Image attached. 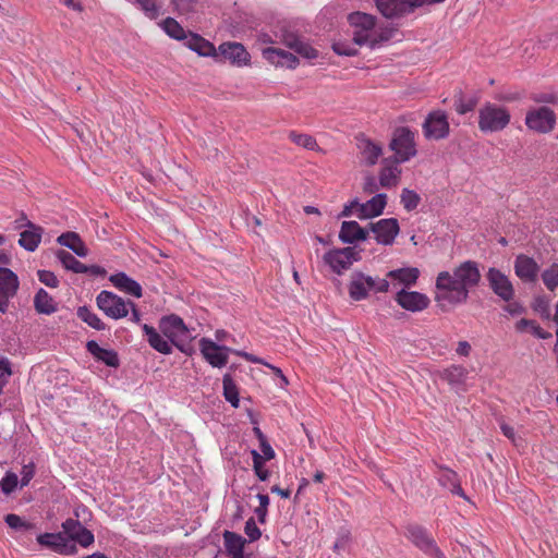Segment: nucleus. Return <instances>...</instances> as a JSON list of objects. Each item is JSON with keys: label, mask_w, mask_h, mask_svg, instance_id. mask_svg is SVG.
<instances>
[{"label": "nucleus", "mask_w": 558, "mask_h": 558, "mask_svg": "<svg viewBox=\"0 0 558 558\" xmlns=\"http://www.w3.org/2000/svg\"><path fill=\"white\" fill-rule=\"evenodd\" d=\"M481 278L478 263L471 259L462 262L453 268L452 272L440 271L435 282L436 302L441 306L444 303L451 305L465 303L470 291L480 284Z\"/></svg>", "instance_id": "nucleus-1"}, {"label": "nucleus", "mask_w": 558, "mask_h": 558, "mask_svg": "<svg viewBox=\"0 0 558 558\" xmlns=\"http://www.w3.org/2000/svg\"><path fill=\"white\" fill-rule=\"evenodd\" d=\"M158 327L160 332L182 353L192 355L195 352L191 343L190 330L180 316L175 314L163 316L160 318Z\"/></svg>", "instance_id": "nucleus-2"}, {"label": "nucleus", "mask_w": 558, "mask_h": 558, "mask_svg": "<svg viewBox=\"0 0 558 558\" xmlns=\"http://www.w3.org/2000/svg\"><path fill=\"white\" fill-rule=\"evenodd\" d=\"M389 287V281L386 278L372 277L362 271H354L349 283V295L353 301H362L368 298L369 292H387Z\"/></svg>", "instance_id": "nucleus-3"}, {"label": "nucleus", "mask_w": 558, "mask_h": 558, "mask_svg": "<svg viewBox=\"0 0 558 558\" xmlns=\"http://www.w3.org/2000/svg\"><path fill=\"white\" fill-rule=\"evenodd\" d=\"M511 120L509 110L493 102H486L478 109V129L483 133H496L505 130Z\"/></svg>", "instance_id": "nucleus-4"}, {"label": "nucleus", "mask_w": 558, "mask_h": 558, "mask_svg": "<svg viewBox=\"0 0 558 558\" xmlns=\"http://www.w3.org/2000/svg\"><path fill=\"white\" fill-rule=\"evenodd\" d=\"M389 148L395 151V163L409 161L417 154L414 133L408 126L397 128L393 131Z\"/></svg>", "instance_id": "nucleus-5"}, {"label": "nucleus", "mask_w": 558, "mask_h": 558, "mask_svg": "<svg viewBox=\"0 0 558 558\" xmlns=\"http://www.w3.org/2000/svg\"><path fill=\"white\" fill-rule=\"evenodd\" d=\"M405 536L424 554L433 558H446L445 554L424 526L416 523L408 524L405 526Z\"/></svg>", "instance_id": "nucleus-6"}, {"label": "nucleus", "mask_w": 558, "mask_h": 558, "mask_svg": "<svg viewBox=\"0 0 558 558\" xmlns=\"http://www.w3.org/2000/svg\"><path fill=\"white\" fill-rule=\"evenodd\" d=\"M485 280L492 292L504 302L513 301L514 287L510 278L499 268L489 267L485 272Z\"/></svg>", "instance_id": "nucleus-7"}, {"label": "nucleus", "mask_w": 558, "mask_h": 558, "mask_svg": "<svg viewBox=\"0 0 558 558\" xmlns=\"http://www.w3.org/2000/svg\"><path fill=\"white\" fill-rule=\"evenodd\" d=\"M96 304L112 319H120L129 314L128 302L111 291L102 290L96 298Z\"/></svg>", "instance_id": "nucleus-8"}, {"label": "nucleus", "mask_w": 558, "mask_h": 558, "mask_svg": "<svg viewBox=\"0 0 558 558\" xmlns=\"http://www.w3.org/2000/svg\"><path fill=\"white\" fill-rule=\"evenodd\" d=\"M423 134L427 140H444L449 135L450 125L448 117L442 110H435L427 114L422 125Z\"/></svg>", "instance_id": "nucleus-9"}, {"label": "nucleus", "mask_w": 558, "mask_h": 558, "mask_svg": "<svg viewBox=\"0 0 558 558\" xmlns=\"http://www.w3.org/2000/svg\"><path fill=\"white\" fill-rule=\"evenodd\" d=\"M556 124V114L548 107L531 109L525 116V125L537 133L546 134L554 130Z\"/></svg>", "instance_id": "nucleus-10"}, {"label": "nucleus", "mask_w": 558, "mask_h": 558, "mask_svg": "<svg viewBox=\"0 0 558 558\" xmlns=\"http://www.w3.org/2000/svg\"><path fill=\"white\" fill-rule=\"evenodd\" d=\"M368 230L375 234V240L380 245H392L400 232L398 219L384 218L368 223Z\"/></svg>", "instance_id": "nucleus-11"}, {"label": "nucleus", "mask_w": 558, "mask_h": 558, "mask_svg": "<svg viewBox=\"0 0 558 558\" xmlns=\"http://www.w3.org/2000/svg\"><path fill=\"white\" fill-rule=\"evenodd\" d=\"M36 539L40 546L60 555H74L77 551L76 545L62 532L39 534Z\"/></svg>", "instance_id": "nucleus-12"}, {"label": "nucleus", "mask_w": 558, "mask_h": 558, "mask_svg": "<svg viewBox=\"0 0 558 558\" xmlns=\"http://www.w3.org/2000/svg\"><path fill=\"white\" fill-rule=\"evenodd\" d=\"M199 348L203 357L213 366L221 368L228 363V352L232 351L230 348L219 345L211 339L202 338L199 340Z\"/></svg>", "instance_id": "nucleus-13"}, {"label": "nucleus", "mask_w": 558, "mask_h": 558, "mask_svg": "<svg viewBox=\"0 0 558 558\" xmlns=\"http://www.w3.org/2000/svg\"><path fill=\"white\" fill-rule=\"evenodd\" d=\"M395 301L403 310L416 313L426 310L429 304V298L417 291L399 290L395 295Z\"/></svg>", "instance_id": "nucleus-14"}, {"label": "nucleus", "mask_w": 558, "mask_h": 558, "mask_svg": "<svg viewBox=\"0 0 558 558\" xmlns=\"http://www.w3.org/2000/svg\"><path fill=\"white\" fill-rule=\"evenodd\" d=\"M221 60H228L238 66L246 65L250 62V53L240 43H223L219 46L217 56Z\"/></svg>", "instance_id": "nucleus-15"}, {"label": "nucleus", "mask_w": 558, "mask_h": 558, "mask_svg": "<svg viewBox=\"0 0 558 558\" xmlns=\"http://www.w3.org/2000/svg\"><path fill=\"white\" fill-rule=\"evenodd\" d=\"M262 53L263 58L275 66L293 70L300 63L299 58L294 53L280 48L267 47L263 49Z\"/></svg>", "instance_id": "nucleus-16"}, {"label": "nucleus", "mask_w": 558, "mask_h": 558, "mask_svg": "<svg viewBox=\"0 0 558 558\" xmlns=\"http://www.w3.org/2000/svg\"><path fill=\"white\" fill-rule=\"evenodd\" d=\"M378 11L387 19L400 17L414 11L411 0H375Z\"/></svg>", "instance_id": "nucleus-17"}, {"label": "nucleus", "mask_w": 558, "mask_h": 558, "mask_svg": "<svg viewBox=\"0 0 558 558\" xmlns=\"http://www.w3.org/2000/svg\"><path fill=\"white\" fill-rule=\"evenodd\" d=\"M437 468V472L435 473V476L439 483L440 486L444 488H447L451 492V494L463 497L464 499H468V497L464 494L463 488L461 487L460 480L458 474L451 470L448 466L435 463Z\"/></svg>", "instance_id": "nucleus-18"}, {"label": "nucleus", "mask_w": 558, "mask_h": 558, "mask_svg": "<svg viewBox=\"0 0 558 558\" xmlns=\"http://www.w3.org/2000/svg\"><path fill=\"white\" fill-rule=\"evenodd\" d=\"M539 267L530 256L520 254L514 260V272L524 282H534L537 279Z\"/></svg>", "instance_id": "nucleus-19"}, {"label": "nucleus", "mask_w": 558, "mask_h": 558, "mask_svg": "<svg viewBox=\"0 0 558 558\" xmlns=\"http://www.w3.org/2000/svg\"><path fill=\"white\" fill-rule=\"evenodd\" d=\"M368 238V228H362L357 221H343L339 231V240L343 244H353L359 241H366Z\"/></svg>", "instance_id": "nucleus-20"}, {"label": "nucleus", "mask_w": 558, "mask_h": 558, "mask_svg": "<svg viewBox=\"0 0 558 558\" xmlns=\"http://www.w3.org/2000/svg\"><path fill=\"white\" fill-rule=\"evenodd\" d=\"M110 282L119 290L134 296V298H142L143 296V289L141 284L129 277L125 272L119 271L109 277Z\"/></svg>", "instance_id": "nucleus-21"}, {"label": "nucleus", "mask_w": 558, "mask_h": 558, "mask_svg": "<svg viewBox=\"0 0 558 558\" xmlns=\"http://www.w3.org/2000/svg\"><path fill=\"white\" fill-rule=\"evenodd\" d=\"M86 349L97 361L107 366L113 368L120 366L119 355L114 350L101 348L95 340H89L86 343Z\"/></svg>", "instance_id": "nucleus-22"}, {"label": "nucleus", "mask_w": 558, "mask_h": 558, "mask_svg": "<svg viewBox=\"0 0 558 558\" xmlns=\"http://www.w3.org/2000/svg\"><path fill=\"white\" fill-rule=\"evenodd\" d=\"M25 227L27 229L21 232L19 244L24 250L34 252L41 241L44 229L40 226L33 223L32 221H27Z\"/></svg>", "instance_id": "nucleus-23"}, {"label": "nucleus", "mask_w": 558, "mask_h": 558, "mask_svg": "<svg viewBox=\"0 0 558 558\" xmlns=\"http://www.w3.org/2000/svg\"><path fill=\"white\" fill-rule=\"evenodd\" d=\"M57 242L71 250L78 257H86L88 248L81 239L80 234L74 231H66L57 238Z\"/></svg>", "instance_id": "nucleus-24"}, {"label": "nucleus", "mask_w": 558, "mask_h": 558, "mask_svg": "<svg viewBox=\"0 0 558 558\" xmlns=\"http://www.w3.org/2000/svg\"><path fill=\"white\" fill-rule=\"evenodd\" d=\"M143 332L147 338L149 345L159 353L171 354L172 343L166 340L155 327L144 324L142 326Z\"/></svg>", "instance_id": "nucleus-25"}, {"label": "nucleus", "mask_w": 558, "mask_h": 558, "mask_svg": "<svg viewBox=\"0 0 558 558\" xmlns=\"http://www.w3.org/2000/svg\"><path fill=\"white\" fill-rule=\"evenodd\" d=\"M357 147L367 166L376 165L383 154L381 146L365 136L357 138Z\"/></svg>", "instance_id": "nucleus-26"}, {"label": "nucleus", "mask_w": 558, "mask_h": 558, "mask_svg": "<svg viewBox=\"0 0 558 558\" xmlns=\"http://www.w3.org/2000/svg\"><path fill=\"white\" fill-rule=\"evenodd\" d=\"M223 541L226 551L231 558H244L243 549L246 539L242 535L235 532L225 531Z\"/></svg>", "instance_id": "nucleus-27"}, {"label": "nucleus", "mask_w": 558, "mask_h": 558, "mask_svg": "<svg viewBox=\"0 0 558 558\" xmlns=\"http://www.w3.org/2000/svg\"><path fill=\"white\" fill-rule=\"evenodd\" d=\"M397 165L393 162V159H384V167L379 172V184L381 187L389 189L397 184L401 174V169Z\"/></svg>", "instance_id": "nucleus-28"}, {"label": "nucleus", "mask_w": 558, "mask_h": 558, "mask_svg": "<svg viewBox=\"0 0 558 558\" xmlns=\"http://www.w3.org/2000/svg\"><path fill=\"white\" fill-rule=\"evenodd\" d=\"M440 378L446 380L452 388L459 389L464 386L468 371L461 365H451L440 373Z\"/></svg>", "instance_id": "nucleus-29"}, {"label": "nucleus", "mask_w": 558, "mask_h": 558, "mask_svg": "<svg viewBox=\"0 0 558 558\" xmlns=\"http://www.w3.org/2000/svg\"><path fill=\"white\" fill-rule=\"evenodd\" d=\"M19 278L14 271L7 267H0V294L14 296L19 290Z\"/></svg>", "instance_id": "nucleus-30"}, {"label": "nucleus", "mask_w": 558, "mask_h": 558, "mask_svg": "<svg viewBox=\"0 0 558 558\" xmlns=\"http://www.w3.org/2000/svg\"><path fill=\"white\" fill-rule=\"evenodd\" d=\"M34 307L37 313L45 315H51L58 310L53 298L43 288L34 296Z\"/></svg>", "instance_id": "nucleus-31"}, {"label": "nucleus", "mask_w": 558, "mask_h": 558, "mask_svg": "<svg viewBox=\"0 0 558 558\" xmlns=\"http://www.w3.org/2000/svg\"><path fill=\"white\" fill-rule=\"evenodd\" d=\"M420 271L415 267L393 269L387 272V278L397 280L405 287L414 286L418 279Z\"/></svg>", "instance_id": "nucleus-32"}, {"label": "nucleus", "mask_w": 558, "mask_h": 558, "mask_svg": "<svg viewBox=\"0 0 558 558\" xmlns=\"http://www.w3.org/2000/svg\"><path fill=\"white\" fill-rule=\"evenodd\" d=\"M478 102L477 96L465 97L462 89L456 92L453 96V107L457 113L465 114L475 109Z\"/></svg>", "instance_id": "nucleus-33"}, {"label": "nucleus", "mask_w": 558, "mask_h": 558, "mask_svg": "<svg viewBox=\"0 0 558 558\" xmlns=\"http://www.w3.org/2000/svg\"><path fill=\"white\" fill-rule=\"evenodd\" d=\"M323 259L325 264H327L331 270L338 275H341L343 270L351 267L350 260H347L342 255H337V248L326 252Z\"/></svg>", "instance_id": "nucleus-34"}, {"label": "nucleus", "mask_w": 558, "mask_h": 558, "mask_svg": "<svg viewBox=\"0 0 558 558\" xmlns=\"http://www.w3.org/2000/svg\"><path fill=\"white\" fill-rule=\"evenodd\" d=\"M56 256L66 270H71L75 274L85 272L86 265L76 259L70 252L59 250L56 252Z\"/></svg>", "instance_id": "nucleus-35"}, {"label": "nucleus", "mask_w": 558, "mask_h": 558, "mask_svg": "<svg viewBox=\"0 0 558 558\" xmlns=\"http://www.w3.org/2000/svg\"><path fill=\"white\" fill-rule=\"evenodd\" d=\"M222 386L225 399L230 402L233 408H239V390L230 374L223 375Z\"/></svg>", "instance_id": "nucleus-36"}, {"label": "nucleus", "mask_w": 558, "mask_h": 558, "mask_svg": "<svg viewBox=\"0 0 558 558\" xmlns=\"http://www.w3.org/2000/svg\"><path fill=\"white\" fill-rule=\"evenodd\" d=\"M350 24L354 27H360L363 31H371L376 24V19L367 13L353 12L348 17Z\"/></svg>", "instance_id": "nucleus-37"}, {"label": "nucleus", "mask_w": 558, "mask_h": 558, "mask_svg": "<svg viewBox=\"0 0 558 558\" xmlns=\"http://www.w3.org/2000/svg\"><path fill=\"white\" fill-rule=\"evenodd\" d=\"M161 27L169 37L175 40L183 41L186 38V31L173 17L165 19Z\"/></svg>", "instance_id": "nucleus-38"}, {"label": "nucleus", "mask_w": 558, "mask_h": 558, "mask_svg": "<svg viewBox=\"0 0 558 558\" xmlns=\"http://www.w3.org/2000/svg\"><path fill=\"white\" fill-rule=\"evenodd\" d=\"M77 317L96 330H104L106 328L105 323L87 306H80L77 308Z\"/></svg>", "instance_id": "nucleus-39"}, {"label": "nucleus", "mask_w": 558, "mask_h": 558, "mask_svg": "<svg viewBox=\"0 0 558 558\" xmlns=\"http://www.w3.org/2000/svg\"><path fill=\"white\" fill-rule=\"evenodd\" d=\"M289 138L296 145L306 148L308 150H317L319 149L316 140L308 134H300L295 131H291L289 133Z\"/></svg>", "instance_id": "nucleus-40"}, {"label": "nucleus", "mask_w": 558, "mask_h": 558, "mask_svg": "<svg viewBox=\"0 0 558 558\" xmlns=\"http://www.w3.org/2000/svg\"><path fill=\"white\" fill-rule=\"evenodd\" d=\"M387 205V195L385 193H378L366 202V206L373 218L380 216Z\"/></svg>", "instance_id": "nucleus-41"}, {"label": "nucleus", "mask_w": 558, "mask_h": 558, "mask_svg": "<svg viewBox=\"0 0 558 558\" xmlns=\"http://www.w3.org/2000/svg\"><path fill=\"white\" fill-rule=\"evenodd\" d=\"M400 202L407 211H412L417 208L421 196L415 191L405 187L401 192Z\"/></svg>", "instance_id": "nucleus-42"}, {"label": "nucleus", "mask_w": 558, "mask_h": 558, "mask_svg": "<svg viewBox=\"0 0 558 558\" xmlns=\"http://www.w3.org/2000/svg\"><path fill=\"white\" fill-rule=\"evenodd\" d=\"M388 36L379 35L378 38L368 39L367 31H355L353 35V43L355 45L362 46L365 44H368V46L374 49L376 48L381 41L388 40Z\"/></svg>", "instance_id": "nucleus-43"}, {"label": "nucleus", "mask_w": 558, "mask_h": 558, "mask_svg": "<svg viewBox=\"0 0 558 558\" xmlns=\"http://www.w3.org/2000/svg\"><path fill=\"white\" fill-rule=\"evenodd\" d=\"M253 459V469L259 481H267L270 476V472L264 468L265 458L255 449L251 451Z\"/></svg>", "instance_id": "nucleus-44"}, {"label": "nucleus", "mask_w": 558, "mask_h": 558, "mask_svg": "<svg viewBox=\"0 0 558 558\" xmlns=\"http://www.w3.org/2000/svg\"><path fill=\"white\" fill-rule=\"evenodd\" d=\"M193 40L196 41V45L192 51L198 53L202 57L217 56V50H216L214 44H211L210 41H208L201 35H199V37H195Z\"/></svg>", "instance_id": "nucleus-45"}, {"label": "nucleus", "mask_w": 558, "mask_h": 558, "mask_svg": "<svg viewBox=\"0 0 558 558\" xmlns=\"http://www.w3.org/2000/svg\"><path fill=\"white\" fill-rule=\"evenodd\" d=\"M542 279L546 288L554 291L558 287V264L554 263L542 274Z\"/></svg>", "instance_id": "nucleus-46"}, {"label": "nucleus", "mask_w": 558, "mask_h": 558, "mask_svg": "<svg viewBox=\"0 0 558 558\" xmlns=\"http://www.w3.org/2000/svg\"><path fill=\"white\" fill-rule=\"evenodd\" d=\"M19 485V477L14 472L8 471L0 481V490L5 496L11 495Z\"/></svg>", "instance_id": "nucleus-47"}, {"label": "nucleus", "mask_w": 558, "mask_h": 558, "mask_svg": "<svg viewBox=\"0 0 558 558\" xmlns=\"http://www.w3.org/2000/svg\"><path fill=\"white\" fill-rule=\"evenodd\" d=\"M83 524L75 519L69 518L62 523L63 534L70 539L72 543L75 541V535L81 533Z\"/></svg>", "instance_id": "nucleus-48"}, {"label": "nucleus", "mask_w": 558, "mask_h": 558, "mask_svg": "<svg viewBox=\"0 0 558 558\" xmlns=\"http://www.w3.org/2000/svg\"><path fill=\"white\" fill-rule=\"evenodd\" d=\"M351 539L352 537L350 530L347 527H341L338 531L337 538L332 547L333 551L339 554L340 551L345 550L351 543Z\"/></svg>", "instance_id": "nucleus-49"}, {"label": "nucleus", "mask_w": 558, "mask_h": 558, "mask_svg": "<svg viewBox=\"0 0 558 558\" xmlns=\"http://www.w3.org/2000/svg\"><path fill=\"white\" fill-rule=\"evenodd\" d=\"M293 51L307 60H314L318 58L319 54L318 50L312 47L305 39H303Z\"/></svg>", "instance_id": "nucleus-50"}, {"label": "nucleus", "mask_w": 558, "mask_h": 558, "mask_svg": "<svg viewBox=\"0 0 558 558\" xmlns=\"http://www.w3.org/2000/svg\"><path fill=\"white\" fill-rule=\"evenodd\" d=\"M280 39L281 43L291 50H294L298 47V45L303 40L301 36L289 29L281 31Z\"/></svg>", "instance_id": "nucleus-51"}, {"label": "nucleus", "mask_w": 558, "mask_h": 558, "mask_svg": "<svg viewBox=\"0 0 558 558\" xmlns=\"http://www.w3.org/2000/svg\"><path fill=\"white\" fill-rule=\"evenodd\" d=\"M532 308L543 318L550 317L549 303L545 296H536L532 302Z\"/></svg>", "instance_id": "nucleus-52"}, {"label": "nucleus", "mask_w": 558, "mask_h": 558, "mask_svg": "<svg viewBox=\"0 0 558 558\" xmlns=\"http://www.w3.org/2000/svg\"><path fill=\"white\" fill-rule=\"evenodd\" d=\"M135 3L149 19H156L159 15V10L155 0H135Z\"/></svg>", "instance_id": "nucleus-53"}, {"label": "nucleus", "mask_w": 558, "mask_h": 558, "mask_svg": "<svg viewBox=\"0 0 558 558\" xmlns=\"http://www.w3.org/2000/svg\"><path fill=\"white\" fill-rule=\"evenodd\" d=\"M4 522L13 530L29 529L32 526L28 522L14 513L7 514L4 517Z\"/></svg>", "instance_id": "nucleus-54"}, {"label": "nucleus", "mask_w": 558, "mask_h": 558, "mask_svg": "<svg viewBox=\"0 0 558 558\" xmlns=\"http://www.w3.org/2000/svg\"><path fill=\"white\" fill-rule=\"evenodd\" d=\"M332 50L338 56L353 57L357 54L356 48L343 41L333 43Z\"/></svg>", "instance_id": "nucleus-55"}, {"label": "nucleus", "mask_w": 558, "mask_h": 558, "mask_svg": "<svg viewBox=\"0 0 558 558\" xmlns=\"http://www.w3.org/2000/svg\"><path fill=\"white\" fill-rule=\"evenodd\" d=\"M37 276L39 281L49 288H57L59 286V279L50 270H38Z\"/></svg>", "instance_id": "nucleus-56"}, {"label": "nucleus", "mask_w": 558, "mask_h": 558, "mask_svg": "<svg viewBox=\"0 0 558 558\" xmlns=\"http://www.w3.org/2000/svg\"><path fill=\"white\" fill-rule=\"evenodd\" d=\"M81 533L75 535L74 544L78 543L82 547H88L95 542V537L92 531L86 529L84 525L80 530Z\"/></svg>", "instance_id": "nucleus-57"}, {"label": "nucleus", "mask_w": 558, "mask_h": 558, "mask_svg": "<svg viewBox=\"0 0 558 558\" xmlns=\"http://www.w3.org/2000/svg\"><path fill=\"white\" fill-rule=\"evenodd\" d=\"M244 532L248 536L250 542H255L262 536V532L256 525L254 518H250L245 522Z\"/></svg>", "instance_id": "nucleus-58"}, {"label": "nucleus", "mask_w": 558, "mask_h": 558, "mask_svg": "<svg viewBox=\"0 0 558 558\" xmlns=\"http://www.w3.org/2000/svg\"><path fill=\"white\" fill-rule=\"evenodd\" d=\"M337 255L338 256L342 255L347 260L351 262V265L354 262H359L361 259V252L356 251V248L353 246L337 248Z\"/></svg>", "instance_id": "nucleus-59"}, {"label": "nucleus", "mask_w": 558, "mask_h": 558, "mask_svg": "<svg viewBox=\"0 0 558 558\" xmlns=\"http://www.w3.org/2000/svg\"><path fill=\"white\" fill-rule=\"evenodd\" d=\"M170 2L174 7V10L180 14H186L194 11V0H170Z\"/></svg>", "instance_id": "nucleus-60"}, {"label": "nucleus", "mask_w": 558, "mask_h": 558, "mask_svg": "<svg viewBox=\"0 0 558 558\" xmlns=\"http://www.w3.org/2000/svg\"><path fill=\"white\" fill-rule=\"evenodd\" d=\"M531 99L537 104H557L558 96L554 93H534Z\"/></svg>", "instance_id": "nucleus-61"}, {"label": "nucleus", "mask_w": 558, "mask_h": 558, "mask_svg": "<svg viewBox=\"0 0 558 558\" xmlns=\"http://www.w3.org/2000/svg\"><path fill=\"white\" fill-rule=\"evenodd\" d=\"M498 422H499V427H500L504 436L507 437L509 440H511V442L513 445H517L518 439L515 436L514 428L512 426H510L509 424H507L502 417L499 418Z\"/></svg>", "instance_id": "nucleus-62"}, {"label": "nucleus", "mask_w": 558, "mask_h": 558, "mask_svg": "<svg viewBox=\"0 0 558 558\" xmlns=\"http://www.w3.org/2000/svg\"><path fill=\"white\" fill-rule=\"evenodd\" d=\"M35 474V466L34 464L24 465L22 469V478L19 482L21 488L27 486L31 482V480L34 477Z\"/></svg>", "instance_id": "nucleus-63"}, {"label": "nucleus", "mask_w": 558, "mask_h": 558, "mask_svg": "<svg viewBox=\"0 0 558 558\" xmlns=\"http://www.w3.org/2000/svg\"><path fill=\"white\" fill-rule=\"evenodd\" d=\"M507 305L504 310L509 313L511 316H518L525 313V307L519 302H506Z\"/></svg>", "instance_id": "nucleus-64"}]
</instances>
